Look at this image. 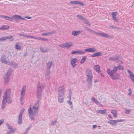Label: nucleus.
<instances>
[{
    "instance_id": "nucleus-26",
    "label": "nucleus",
    "mask_w": 134,
    "mask_h": 134,
    "mask_svg": "<svg viewBox=\"0 0 134 134\" xmlns=\"http://www.w3.org/2000/svg\"><path fill=\"white\" fill-rule=\"evenodd\" d=\"M80 33L81 31H80L74 30L72 31L71 34L74 36H76L78 35Z\"/></svg>"
},
{
    "instance_id": "nucleus-52",
    "label": "nucleus",
    "mask_w": 134,
    "mask_h": 134,
    "mask_svg": "<svg viewBox=\"0 0 134 134\" xmlns=\"http://www.w3.org/2000/svg\"><path fill=\"white\" fill-rule=\"evenodd\" d=\"M28 38H34L36 40H37V37H34V36L29 35L28 36Z\"/></svg>"
},
{
    "instance_id": "nucleus-47",
    "label": "nucleus",
    "mask_w": 134,
    "mask_h": 134,
    "mask_svg": "<svg viewBox=\"0 0 134 134\" xmlns=\"http://www.w3.org/2000/svg\"><path fill=\"white\" fill-rule=\"evenodd\" d=\"M25 110V109L24 108H23L20 111V113L19 114V115H22L23 114Z\"/></svg>"
},
{
    "instance_id": "nucleus-10",
    "label": "nucleus",
    "mask_w": 134,
    "mask_h": 134,
    "mask_svg": "<svg viewBox=\"0 0 134 134\" xmlns=\"http://www.w3.org/2000/svg\"><path fill=\"white\" fill-rule=\"evenodd\" d=\"M123 121H124V120L121 119L111 120L109 121H108V122L112 125H115L117 124V122H122Z\"/></svg>"
},
{
    "instance_id": "nucleus-14",
    "label": "nucleus",
    "mask_w": 134,
    "mask_h": 134,
    "mask_svg": "<svg viewBox=\"0 0 134 134\" xmlns=\"http://www.w3.org/2000/svg\"><path fill=\"white\" fill-rule=\"evenodd\" d=\"M6 55L5 54L3 55L1 57L0 60L3 63L7 64V63L9 61H7L6 59Z\"/></svg>"
},
{
    "instance_id": "nucleus-15",
    "label": "nucleus",
    "mask_w": 134,
    "mask_h": 134,
    "mask_svg": "<svg viewBox=\"0 0 134 134\" xmlns=\"http://www.w3.org/2000/svg\"><path fill=\"white\" fill-rule=\"evenodd\" d=\"M64 99V96L58 95V101L60 103H63Z\"/></svg>"
},
{
    "instance_id": "nucleus-35",
    "label": "nucleus",
    "mask_w": 134,
    "mask_h": 134,
    "mask_svg": "<svg viewBox=\"0 0 134 134\" xmlns=\"http://www.w3.org/2000/svg\"><path fill=\"white\" fill-rule=\"evenodd\" d=\"M37 40H41V41H47L48 40V39L42 37H37Z\"/></svg>"
},
{
    "instance_id": "nucleus-2",
    "label": "nucleus",
    "mask_w": 134,
    "mask_h": 134,
    "mask_svg": "<svg viewBox=\"0 0 134 134\" xmlns=\"http://www.w3.org/2000/svg\"><path fill=\"white\" fill-rule=\"evenodd\" d=\"M11 90V89L8 88L4 92L1 105V108L2 109H3L5 108L7 103L8 104H10L12 102V99L10 94Z\"/></svg>"
},
{
    "instance_id": "nucleus-4",
    "label": "nucleus",
    "mask_w": 134,
    "mask_h": 134,
    "mask_svg": "<svg viewBox=\"0 0 134 134\" xmlns=\"http://www.w3.org/2000/svg\"><path fill=\"white\" fill-rule=\"evenodd\" d=\"M44 88L42 84L39 83L37 85L36 96L38 99H41V98L42 92Z\"/></svg>"
},
{
    "instance_id": "nucleus-37",
    "label": "nucleus",
    "mask_w": 134,
    "mask_h": 134,
    "mask_svg": "<svg viewBox=\"0 0 134 134\" xmlns=\"http://www.w3.org/2000/svg\"><path fill=\"white\" fill-rule=\"evenodd\" d=\"M6 125L8 129L9 130H13L12 128V126H10V125L8 122H7L6 124Z\"/></svg>"
},
{
    "instance_id": "nucleus-11",
    "label": "nucleus",
    "mask_w": 134,
    "mask_h": 134,
    "mask_svg": "<svg viewBox=\"0 0 134 134\" xmlns=\"http://www.w3.org/2000/svg\"><path fill=\"white\" fill-rule=\"evenodd\" d=\"M7 64L16 68L19 67L18 64L13 61L9 62L7 63Z\"/></svg>"
},
{
    "instance_id": "nucleus-30",
    "label": "nucleus",
    "mask_w": 134,
    "mask_h": 134,
    "mask_svg": "<svg viewBox=\"0 0 134 134\" xmlns=\"http://www.w3.org/2000/svg\"><path fill=\"white\" fill-rule=\"evenodd\" d=\"M22 115H19L18 117V122L19 124H20L22 122Z\"/></svg>"
},
{
    "instance_id": "nucleus-40",
    "label": "nucleus",
    "mask_w": 134,
    "mask_h": 134,
    "mask_svg": "<svg viewBox=\"0 0 134 134\" xmlns=\"http://www.w3.org/2000/svg\"><path fill=\"white\" fill-rule=\"evenodd\" d=\"M109 27H111L112 28L114 29H118V30H121V29L119 28V27H117L116 26H112L110 25V26H109Z\"/></svg>"
},
{
    "instance_id": "nucleus-63",
    "label": "nucleus",
    "mask_w": 134,
    "mask_h": 134,
    "mask_svg": "<svg viewBox=\"0 0 134 134\" xmlns=\"http://www.w3.org/2000/svg\"><path fill=\"white\" fill-rule=\"evenodd\" d=\"M27 55V52H25L24 54V56H26Z\"/></svg>"
},
{
    "instance_id": "nucleus-36",
    "label": "nucleus",
    "mask_w": 134,
    "mask_h": 134,
    "mask_svg": "<svg viewBox=\"0 0 134 134\" xmlns=\"http://www.w3.org/2000/svg\"><path fill=\"white\" fill-rule=\"evenodd\" d=\"M9 27V26H8L6 25H4L1 27V30H6L8 29Z\"/></svg>"
},
{
    "instance_id": "nucleus-53",
    "label": "nucleus",
    "mask_w": 134,
    "mask_h": 134,
    "mask_svg": "<svg viewBox=\"0 0 134 134\" xmlns=\"http://www.w3.org/2000/svg\"><path fill=\"white\" fill-rule=\"evenodd\" d=\"M128 91L129 92V93H128V95H131L132 93V91H131V89L130 88H129L128 90Z\"/></svg>"
},
{
    "instance_id": "nucleus-62",
    "label": "nucleus",
    "mask_w": 134,
    "mask_h": 134,
    "mask_svg": "<svg viewBox=\"0 0 134 134\" xmlns=\"http://www.w3.org/2000/svg\"><path fill=\"white\" fill-rule=\"evenodd\" d=\"M25 18L28 19H31V17L30 16H26L25 17Z\"/></svg>"
},
{
    "instance_id": "nucleus-46",
    "label": "nucleus",
    "mask_w": 134,
    "mask_h": 134,
    "mask_svg": "<svg viewBox=\"0 0 134 134\" xmlns=\"http://www.w3.org/2000/svg\"><path fill=\"white\" fill-rule=\"evenodd\" d=\"M125 113L126 114H129L131 111V110L130 109H125Z\"/></svg>"
},
{
    "instance_id": "nucleus-13",
    "label": "nucleus",
    "mask_w": 134,
    "mask_h": 134,
    "mask_svg": "<svg viewBox=\"0 0 134 134\" xmlns=\"http://www.w3.org/2000/svg\"><path fill=\"white\" fill-rule=\"evenodd\" d=\"M77 62V60L76 58L71 59L70 61V63L73 68L75 67L76 65V64Z\"/></svg>"
},
{
    "instance_id": "nucleus-55",
    "label": "nucleus",
    "mask_w": 134,
    "mask_h": 134,
    "mask_svg": "<svg viewBox=\"0 0 134 134\" xmlns=\"http://www.w3.org/2000/svg\"><path fill=\"white\" fill-rule=\"evenodd\" d=\"M8 55V57H7V58H8V57H9L10 55V57L9 58H9H8L7 59L9 61L10 60V59L11 58V57H12V55H10V54L9 53H8V55Z\"/></svg>"
},
{
    "instance_id": "nucleus-60",
    "label": "nucleus",
    "mask_w": 134,
    "mask_h": 134,
    "mask_svg": "<svg viewBox=\"0 0 134 134\" xmlns=\"http://www.w3.org/2000/svg\"><path fill=\"white\" fill-rule=\"evenodd\" d=\"M85 24L89 26H91L90 23L88 21Z\"/></svg>"
},
{
    "instance_id": "nucleus-21",
    "label": "nucleus",
    "mask_w": 134,
    "mask_h": 134,
    "mask_svg": "<svg viewBox=\"0 0 134 134\" xmlns=\"http://www.w3.org/2000/svg\"><path fill=\"white\" fill-rule=\"evenodd\" d=\"M96 51V49L94 48H86L85 49V51L88 52H94Z\"/></svg>"
},
{
    "instance_id": "nucleus-48",
    "label": "nucleus",
    "mask_w": 134,
    "mask_h": 134,
    "mask_svg": "<svg viewBox=\"0 0 134 134\" xmlns=\"http://www.w3.org/2000/svg\"><path fill=\"white\" fill-rule=\"evenodd\" d=\"M77 1H71L70 3L72 4H77Z\"/></svg>"
},
{
    "instance_id": "nucleus-27",
    "label": "nucleus",
    "mask_w": 134,
    "mask_h": 134,
    "mask_svg": "<svg viewBox=\"0 0 134 134\" xmlns=\"http://www.w3.org/2000/svg\"><path fill=\"white\" fill-rule=\"evenodd\" d=\"M102 53L100 52H98L96 53H95L91 55V57H95L96 56H99L102 55Z\"/></svg>"
},
{
    "instance_id": "nucleus-51",
    "label": "nucleus",
    "mask_w": 134,
    "mask_h": 134,
    "mask_svg": "<svg viewBox=\"0 0 134 134\" xmlns=\"http://www.w3.org/2000/svg\"><path fill=\"white\" fill-rule=\"evenodd\" d=\"M77 4H79L80 5H81L82 6H83L84 5L83 3L82 2H79L77 1Z\"/></svg>"
},
{
    "instance_id": "nucleus-23",
    "label": "nucleus",
    "mask_w": 134,
    "mask_h": 134,
    "mask_svg": "<svg viewBox=\"0 0 134 134\" xmlns=\"http://www.w3.org/2000/svg\"><path fill=\"white\" fill-rule=\"evenodd\" d=\"M119 57V56L118 55H115L114 57H111L109 58V60L112 61H116V62L118 59Z\"/></svg>"
},
{
    "instance_id": "nucleus-59",
    "label": "nucleus",
    "mask_w": 134,
    "mask_h": 134,
    "mask_svg": "<svg viewBox=\"0 0 134 134\" xmlns=\"http://www.w3.org/2000/svg\"><path fill=\"white\" fill-rule=\"evenodd\" d=\"M91 99L94 102L96 100V99H95V98L93 97H92L91 98Z\"/></svg>"
},
{
    "instance_id": "nucleus-61",
    "label": "nucleus",
    "mask_w": 134,
    "mask_h": 134,
    "mask_svg": "<svg viewBox=\"0 0 134 134\" xmlns=\"http://www.w3.org/2000/svg\"><path fill=\"white\" fill-rule=\"evenodd\" d=\"M85 28L87 29V30L89 31H90V32L92 30V29H90L89 28H88V27H85Z\"/></svg>"
},
{
    "instance_id": "nucleus-20",
    "label": "nucleus",
    "mask_w": 134,
    "mask_h": 134,
    "mask_svg": "<svg viewBox=\"0 0 134 134\" xmlns=\"http://www.w3.org/2000/svg\"><path fill=\"white\" fill-rule=\"evenodd\" d=\"M77 16L80 19L83 21V22L85 24L88 21L83 16L79 15H77Z\"/></svg>"
},
{
    "instance_id": "nucleus-19",
    "label": "nucleus",
    "mask_w": 134,
    "mask_h": 134,
    "mask_svg": "<svg viewBox=\"0 0 134 134\" xmlns=\"http://www.w3.org/2000/svg\"><path fill=\"white\" fill-rule=\"evenodd\" d=\"M40 49L41 52L44 53L48 52L49 49L46 47L42 46L40 47Z\"/></svg>"
},
{
    "instance_id": "nucleus-17",
    "label": "nucleus",
    "mask_w": 134,
    "mask_h": 134,
    "mask_svg": "<svg viewBox=\"0 0 134 134\" xmlns=\"http://www.w3.org/2000/svg\"><path fill=\"white\" fill-rule=\"evenodd\" d=\"M53 63L52 61H49L47 62L46 64V67L47 70H50V68L52 66Z\"/></svg>"
},
{
    "instance_id": "nucleus-24",
    "label": "nucleus",
    "mask_w": 134,
    "mask_h": 134,
    "mask_svg": "<svg viewBox=\"0 0 134 134\" xmlns=\"http://www.w3.org/2000/svg\"><path fill=\"white\" fill-rule=\"evenodd\" d=\"M99 34V36H100L102 37H105L108 38H111V36H109L107 34H105L104 33H100V34Z\"/></svg>"
},
{
    "instance_id": "nucleus-39",
    "label": "nucleus",
    "mask_w": 134,
    "mask_h": 134,
    "mask_svg": "<svg viewBox=\"0 0 134 134\" xmlns=\"http://www.w3.org/2000/svg\"><path fill=\"white\" fill-rule=\"evenodd\" d=\"M15 47L16 49L17 50L20 49L21 48V47L17 43H16V44L15 46Z\"/></svg>"
},
{
    "instance_id": "nucleus-58",
    "label": "nucleus",
    "mask_w": 134,
    "mask_h": 134,
    "mask_svg": "<svg viewBox=\"0 0 134 134\" xmlns=\"http://www.w3.org/2000/svg\"><path fill=\"white\" fill-rule=\"evenodd\" d=\"M88 85L89 86H88V88H91V86H92V83H91V84H90V83H88Z\"/></svg>"
},
{
    "instance_id": "nucleus-34",
    "label": "nucleus",
    "mask_w": 134,
    "mask_h": 134,
    "mask_svg": "<svg viewBox=\"0 0 134 134\" xmlns=\"http://www.w3.org/2000/svg\"><path fill=\"white\" fill-rule=\"evenodd\" d=\"M115 67H116L117 68V70L118 69L119 70H123L124 69V67L120 65H119L117 66H114Z\"/></svg>"
},
{
    "instance_id": "nucleus-3",
    "label": "nucleus",
    "mask_w": 134,
    "mask_h": 134,
    "mask_svg": "<svg viewBox=\"0 0 134 134\" xmlns=\"http://www.w3.org/2000/svg\"><path fill=\"white\" fill-rule=\"evenodd\" d=\"M117 71V67L114 66L113 68V69L112 70H111L109 69H107V72L112 79L116 80L119 79L120 78V76L119 74L116 73L115 74L116 72Z\"/></svg>"
},
{
    "instance_id": "nucleus-7",
    "label": "nucleus",
    "mask_w": 134,
    "mask_h": 134,
    "mask_svg": "<svg viewBox=\"0 0 134 134\" xmlns=\"http://www.w3.org/2000/svg\"><path fill=\"white\" fill-rule=\"evenodd\" d=\"M65 88L64 86L59 87L58 88V95L64 96L65 92Z\"/></svg>"
},
{
    "instance_id": "nucleus-1",
    "label": "nucleus",
    "mask_w": 134,
    "mask_h": 134,
    "mask_svg": "<svg viewBox=\"0 0 134 134\" xmlns=\"http://www.w3.org/2000/svg\"><path fill=\"white\" fill-rule=\"evenodd\" d=\"M39 100H37L34 103V106L31 108L30 106L28 109V115L29 118L31 120H34L35 116L38 114V110L39 108Z\"/></svg>"
},
{
    "instance_id": "nucleus-41",
    "label": "nucleus",
    "mask_w": 134,
    "mask_h": 134,
    "mask_svg": "<svg viewBox=\"0 0 134 134\" xmlns=\"http://www.w3.org/2000/svg\"><path fill=\"white\" fill-rule=\"evenodd\" d=\"M4 17V19H5L7 20L11 21H12L13 20L12 17H10L8 16H5Z\"/></svg>"
},
{
    "instance_id": "nucleus-22",
    "label": "nucleus",
    "mask_w": 134,
    "mask_h": 134,
    "mask_svg": "<svg viewBox=\"0 0 134 134\" xmlns=\"http://www.w3.org/2000/svg\"><path fill=\"white\" fill-rule=\"evenodd\" d=\"M127 72L129 73V76L130 77V79L134 83V75L132 74L131 72L129 70H127Z\"/></svg>"
},
{
    "instance_id": "nucleus-38",
    "label": "nucleus",
    "mask_w": 134,
    "mask_h": 134,
    "mask_svg": "<svg viewBox=\"0 0 134 134\" xmlns=\"http://www.w3.org/2000/svg\"><path fill=\"white\" fill-rule=\"evenodd\" d=\"M87 59L86 57V56L84 57L81 60L80 63L81 64H83L85 61Z\"/></svg>"
},
{
    "instance_id": "nucleus-18",
    "label": "nucleus",
    "mask_w": 134,
    "mask_h": 134,
    "mask_svg": "<svg viewBox=\"0 0 134 134\" xmlns=\"http://www.w3.org/2000/svg\"><path fill=\"white\" fill-rule=\"evenodd\" d=\"M50 73V70H46L45 76L46 78L48 80H49L51 77Z\"/></svg>"
},
{
    "instance_id": "nucleus-5",
    "label": "nucleus",
    "mask_w": 134,
    "mask_h": 134,
    "mask_svg": "<svg viewBox=\"0 0 134 134\" xmlns=\"http://www.w3.org/2000/svg\"><path fill=\"white\" fill-rule=\"evenodd\" d=\"M12 71L11 70V69L10 68L7 71L5 74L4 77V84L6 85L9 82L10 80L9 76L12 74Z\"/></svg>"
},
{
    "instance_id": "nucleus-33",
    "label": "nucleus",
    "mask_w": 134,
    "mask_h": 134,
    "mask_svg": "<svg viewBox=\"0 0 134 134\" xmlns=\"http://www.w3.org/2000/svg\"><path fill=\"white\" fill-rule=\"evenodd\" d=\"M106 110L105 109L103 110H98L97 111V112L98 113H100L101 114H106Z\"/></svg>"
},
{
    "instance_id": "nucleus-44",
    "label": "nucleus",
    "mask_w": 134,
    "mask_h": 134,
    "mask_svg": "<svg viewBox=\"0 0 134 134\" xmlns=\"http://www.w3.org/2000/svg\"><path fill=\"white\" fill-rule=\"evenodd\" d=\"M15 131L14 130H10L9 131H8L7 132V134H12L11 132L13 133L15 132Z\"/></svg>"
},
{
    "instance_id": "nucleus-6",
    "label": "nucleus",
    "mask_w": 134,
    "mask_h": 134,
    "mask_svg": "<svg viewBox=\"0 0 134 134\" xmlns=\"http://www.w3.org/2000/svg\"><path fill=\"white\" fill-rule=\"evenodd\" d=\"M73 43L71 42H69L68 43L66 42L60 44L59 46L61 48H66L67 49H69L73 45Z\"/></svg>"
},
{
    "instance_id": "nucleus-49",
    "label": "nucleus",
    "mask_w": 134,
    "mask_h": 134,
    "mask_svg": "<svg viewBox=\"0 0 134 134\" xmlns=\"http://www.w3.org/2000/svg\"><path fill=\"white\" fill-rule=\"evenodd\" d=\"M57 121L56 120L53 121L51 122V125H55L57 123Z\"/></svg>"
},
{
    "instance_id": "nucleus-57",
    "label": "nucleus",
    "mask_w": 134,
    "mask_h": 134,
    "mask_svg": "<svg viewBox=\"0 0 134 134\" xmlns=\"http://www.w3.org/2000/svg\"><path fill=\"white\" fill-rule=\"evenodd\" d=\"M116 62L119 63L121 64H123V62L122 61H120V60H119L118 59V60H117Z\"/></svg>"
},
{
    "instance_id": "nucleus-56",
    "label": "nucleus",
    "mask_w": 134,
    "mask_h": 134,
    "mask_svg": "<svg viewBox=\"0 0 134 134\" xmlns=\"http://www.w3.org/2000/svg\"><path fill=\"white\" fill-rule=\"evenodd\" d=\"M67 102L68 104L70 105H72V104L70 100H69L67 101Z\"/></svg>"
},
{
    "instance_id": "nucleus-42",
    "label": "nucleus",
    "mask_w": 134,
    "mask_h": 134,
    "mask_svg": "<svg viewBox=\"0 0 134 134\" xmlns=\"http://www.w3.org/2000/svg\"><path fill=\"white\" fill-rule=\"evenodd\" d=\"M31 125H30L29 127L27 128L26 129L25 132V133H24V134H27V132H28L29 130L30 129V128L31 127Z\"/></svg>"
},
{
    "instance_id": "nucleus-31",
    "label": "nucleus",
    "mask_w": 134,
    "mask_h": 134,
    "mask_svg": "<svg viewBox=\"0 0 134 134\" xmlns=\"http://www.w3.org/2000/svg\"><path fill=\"white\" fill-rule=\"evenodd\" d=\"M94 68L95 70L98 73L101 72L99 70L100 66L99 65H95L94 66Z\"/></svg>"
},
{
    "instance_id": "nucleus-9",
    "label": "nucleus",
    "mask_w": 134,
    "mask_h": 134,
    "mask_svg": "<svg viewBox=\"0 0 134 134\" xmlns=\"http://www.w3.org/2000/svg\"><path fill=\"white\" fill-rule=\"evenodd\" d=\"M26 89V86L24 85L23 86L21 92L20 101L21 102L23 99V98L25 93V91Z\"/></svg>"
},
{
    "instance_id": "nucleus-64",
    "label": "nucleus",
    "mask_w": 134,
    "mask_h": 134,
    "mask_svg": "<svg viewBox=\"0 0 134 134\" xmlns=\"http://www.w3.org/2000/svg\"><path fill=\"white\" fill-rule=\"evenodd\" d=\"M99 34L100 33H97L95 32L94 33V34H96V35H97L98 36H99Z\"/></svg>"
},
{
    "instance_id": "nucleus-28",
    "label": "nucleus",
    "mask_w": 134,
    "mask_h": 134,
    "mask_svg": "<svg viewBox=\"0 0 134 134\" xmlns=\"http://www.w3.org/2000/svg\"><path fill=\"white\" fill-rule=\"evenodd\" d=\"M93 76H91L87 77V81L88 83H90L91 84V83L92 82Z\"/></svg>"
},
{
    "instance_id": "nucleus-16",
    "label": "nucleus",
    "mask_w": 134,
    "mask_h": 134,
    "mask_svg": "<svg viewBox=\"0 0 134 134\" xmlns=\"http://www.w3.org/2000/svg\"><path fill=\"white\" fill-rule=\"evenodd\" d=\"M117 14L118 13L116 12H113L112 13V17L113 19L115 21L118 23L119 22V21L116 17V16L117 15Z\"/></svg>"
},
{
    "instance_id": "nucleus-50",
    "label": "nucleus",
    "mask_w": 134,
    "mask_h": 134,
    "mask_svg": "<svg viewBox=\"0 0 134 134\" xmlns=\"http://www.w3.org/2000/svg\"><path fill=\"white\" fill-rule=\"evenodd\" d=\"M6 39V37H1L0 38V41H4Z\"/></svg>"
},
{
    "instance_id": "nucleus-25",
    "label": "nucleus",
    "mask_w": 134,
    "mask_h": 134,
    "mask_svg": "<svg viewBox=\"0 0 134 134\" xmlns=\"http://www.w3.org/2000/svg\"><path fill=\"white\" fill-rule=\"evenodd\" d=\"M85 74L87 77L93 76L91 71L89 69H86V70Z\"/></svg>"
},
{
    "instance_id": "nucleus-43",
    "label": "nucleus",
    "mask_w": 134,
    "mask_h": 134,
    "mask_svg": "<svg viewBox=\"0 0 134 134\" xmlns=\"http://www.w3.org/2000/svg\"><path fill=\"white\" fill-rule=\"evenodd\" d=\"M71 92L70 91L69 92L68 98L70 100H71Z\"/></svg>"
},
{
    "instance_id": "nucleus-29",
    "label": "nucleus",
    "mask_w": 134,
    "mask_h": 134,
    "mask_svg": "<svg viewBox=\"0 0 134 134\" xmlns=\"http://www.w3.org/2000/svg\"><path fill=\"white\" fill-rule=\"evenodd\" d=\"M55 33V32L54 31H53L52 32H49L46 33H43L42 34V36H47L49 35H52L54 34Z\"/></svg>"
},
{
    "instance_id": "nucleus-12",
    "label": "nucleus",
    "mask_w": 134,
    "mask_h": 134,
    "mask_svg": "<svg viewBox=\"0 0 134 134\" xmlns=\"http://www.w3.org/2000/svg\"><path fill=\"white\" fill-rule=\"evenodd\" d=\"M72 54H73L75 53H77L80 55L84 54L85 53V52L84 51H72L71 52Z\"/></svg>"
},
{
    "instance_id": "nucleus-32",
    "label": "nucleus",
    "mask_w": 134,
    "mask_h": 134,
    "mask_svg": "<svg viewBox=\"0 0 134 134\" xmlns=\"http://www.w3.org/2000/svg\"><path fill=\"white\" fill-rule=\"evenodd\" d=\"M111 113L113 114L114 117H117V113L116 110H111Z\"/></svg>"
},
{
    "instance_id": "nucleus-45",
    "label": "nucleus",
    "mask_w": 134,
    "mask_h": 134,
    "mask_svg": "<svg viewBox=\"0 0 134 134\" xmlns=\"http://www.w3.org/2000/svg\"><path fill=\"white\" fill-rule=\"evenodd\" d=\"M6 39H11V41H13L14 40V39L13 38V36H6Z\"/></svg>"
},
{
    "instance_id": "nucleus-54",
    "label": "nucleus",
    "mask_w": 134,
    "mask_h": 134,
    "mask_svg": "<svg viewBox=\"0 0 134 134\" xmlns=\"http://www.w3.org/2000/svg\"><path fill=\"white\" fill-rule=\"evenodd\" d=\"M4 121V120L3 119H2L0 120V126L3 123Z\"/></svg>"
},
{
    "instance_id": "nucleus-8",
    "label": "nucleus",
    "mask_w": 134,
    "mask_h": 134,
    "mask_svg": "<svg viewBox=\"0 0 134 134\" xmlns=\"http://www.w3.org/2000/svg\"><path fill=\"white\" fill-rule=\"evenodd\" d=\"M12 19L14 20V21L15 22H18L19 21V20H25V19L21 17V16L20 15L18 14H15L14 15L12 16Z\"/></svg>"
}]
</instances>
